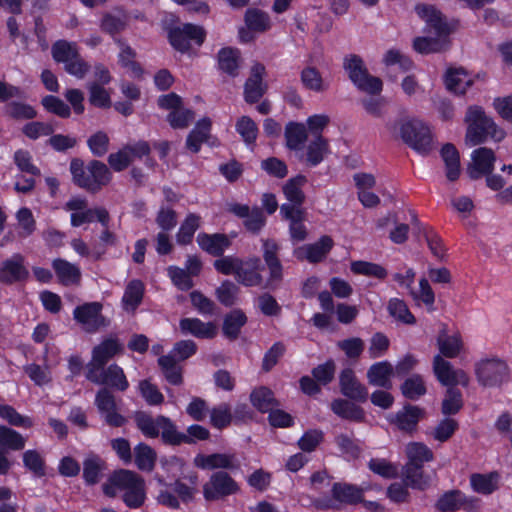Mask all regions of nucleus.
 <instances>
[{"label": "nucleus", "mask_w": 512, "mask_h": 512, "mask_svg": "<svg viewBox=\"0 0 512 512\" xmlns=\"http://www.w3.org/2000/svg\"><path fill=\"white\" fill-rule=\"evenodd\" d=\"M85 378L101 386L95 394L94 404L105 424L112 428L126 425L128 420L119 412L114 395V392L127 391L130 386L123 368L112 363L102 369H87Z\"/></svg>", "instance_id": "obj_1"}, {"label": "nucleus", "mask_w": 512, "mask_h": 512, "mask_svg": "<svg viewBox=\"0 0 512 512\" xmlns=\"http://www.w3.org/2000/svg\"><path fill=\"white\" fill-rule=\"evenodd\" d=\"M262 256L268 268L269 276L264 283L262 271L264 265L258 256H250L244 260L238 270L236 281L244 287H259L274 290L282 282L284 267L279 258L280 245L274 239L262 240Z\"/></svg>", "instance_id": "obj_2"}, {"label": "nucleus", "mask_w": 512, "mask_h": 512, "mask_svg": "<svg viewBox=\"0 0 512 512\" xmlns=\"http://www.w3.org/2000/svg\"><path fill=\"white\" fill-rule=\"evenodd\" d=\"M102 490L104 495L110 498L122 492V501L130 509L140 508L146 500L144 479L127 469L113 471L103 484Z\"/></svg>", "instance_id": "obj_3"}, {"label": "nucleus", "mask_w": 512, "mask_h": 512, "mask_svg": "<svg viewBox=\"0 0 512 512\" xmlns=\"http://www.w3.org/2000/svg\"><path fill=\"white\" fill-rule=\"evenodd\" d=\"M73 183L90 194H97L112 180V172L102 161L93 159L86 165L80 158L70 162Z\"/></svg>", "instance_id": "obj_4"}, {"label": "nucleus", "mask_w": 512, "mask_h": 512, "mask_svg": "<svg viewBox=\"0 0 512 512\" xmlns=\"http://www.w3.org/2000/svg\"><path fill=\"white\" fill-rule=\"evenodd\" d=\"M343 69L355 88L371 96L380 95L383 90L382 80L369 73V70L358 54H348L343 58Z\"/></svg>", "instance_id": "obj_5"}, {"label": "nucleus", "mask_w": 512, "mask_h": 512, "mask_svg": "<svg viewBox=\"0 0 512 512\" xmlns=\"http://www.w3.org/2000/svg\"><path fill=\"white\" fill-rule=\"evenodd\" d=\"M467 123L466 142L471 146L484 143L488 136L497 137V125L491 117H488L484 109L479 105L469 106L465 115ZM502 135L503 132L500 130Z\"/></svg>", "instance_id": "obj_6"}, {"label": "nucleus", "mask_w": 512, "mask_h": 512, "mask_svg": "<svg viewBox=\"0 0 512 512\" xmlns=\"http://www.w3.org/2000/svg\"><path fill=\"white\" fill-rule=\"evenodd\" d=\"M166 31L171 47L182 54L188 53L192 44L202 46L207 36L204 27L193 23L170 25Z\"/></svg>", "instance_id": "obj_7"}, {"label": "nucleus", "mask_w": 512, "mask_h": 512, "mask_svg": "<svg viewBox=\"0 0 512 512\" xmlns=\"http://www.w3.org/2000/svg\"><path fill=\"white\" fill-rule=\"evenodd\" d=\"M400 137L411 149L421 155H428L433 149V135L430 127L418 119H408L400 125Z\"/></svg>", "instance_id": "obj_8"}, {"label": "nucleus", "mask_w": 512, "mask_h": 512, "mask_svg": "<svg viewBox=\"0 0 512 512\" xmlns=\"http://www.w3.org/2000/svg\"><path fill=\"white\" fill-rule=\"evenodd\" d=\"M475 375L478 383L483 387H500L509 381L510 368L501 358H485L475 364Z\"/></svg>", "instance_id": "obj_9"}, {"label": "nucleus", "mask_w": 512, "mask_h": 512, "mask_svg": "<svg viewBox=\"0 0 512 512\" xmlns=\"http://www.w3.org/2000/svg\"><path fill=\"white\" fill-rule=\"evenodd\" d=\"M238 483L226 471H216L203 485V497L208 502L223 500L238 493Z\"/></svg>", "instance_id": "obj_10"}, {"label": "nucleus", "mask_w": 512, "mask_h": 512, "mask_svg": "<svg viewBox=\"0 0 512 512\" xmlns=\"http://www.w3.org/2000/svg\"><path fill=\"white\" fill-rule=\"evenodd\" d=\"M227 211L242 219L243 227L252 235H258L266 226L267 218L263 209L257 205L250 207L247 204L233 202L227 205Z\"/></svg>", "instance_id": "obj_11"}, {"label": "nucleus", "mask_w": 512, "mask_h": 512, "mask_svg": "<svg viewBox=\"0 0 512 512\" xmlns=\"http://www.w3.org/2000/svg\"><path fill=\"white\" fill-rule=\"evenodd\" d=\"M26 445V439L13 428L0 425V475L5 476L13 466L9 460L8 451H21Z\"/></svg>", "instance_id": "obj_12"}, {"label": "nucleus", "mask_w": 512, "mask_h": 512, "mask_svg": "<svg viewBox=\"0 0 512 512\" xmlns=\"http://www.w3.org/2000/svg\"><path fill=\"white\" fill-rule=\"evenodd\" d=\"M122 352L123 345L119 339L115 336H109L93 347L91 360L87 363L86 370L102 369L104 366H108L111 359Z\"/></svg>", "instance_id": "obj_13"}, {"label": "nucleus", "mask_w": 512, "mask_h": 512, "mask_svg": "<svg viewBox=\"0 0 512 512\" xmlns=\"http://www.w3.org/2000/svg\"><path fill=\"white\" fill-rule=\"evenodd\" d=\"M29 275L25 257L21 253H14L0 265V282L4 285L26 282Z\"/></svg>", "instance_id": "obj_14"}, {"label": "nucleus", "mask_w": 512, "mask_h": 512, "mask_svg": "<svg viewBox=\"0 0 512 512\" xmlns=\"http://www.w3.org/2000/svg\"><path fill=\"white\" fill-rule=\"evenodd\" d=\"M266 74L265 66L256 62L250 69L249 77L244 83V100L248 104H255L267 92L268 86L264 82V76Z\"/></svg>", "instance_id": "obj_15"}, {"label": "nucleus", "mask_w": 512, "mask_h": 512, "mask_svg": "<svg viewBox=\"0 0 512 512\" xmlns=\"http://www.w3.org/2000/svg\"><path fill=\"white\" fill-rule=\"evenodd\" d=\"M340 392L346 399L365 403L369 398L368 388L359 381L352 368H344L339 374Z\"/></svg>", "instance_id": "obj_16"}, {"label": "nucleus", "mask_w": 512, "mask_h": 512, "mask_svg": "<svg viewBox=\"0 0 512 512\" xmlns=\"http://www.w3.org/2000/svg\"><path fill=\"white\" fill-rule=\"evenodd\" d=\"M102 309L100 302H87L75 307L73 317L87 332H95L104 325Z\"/></svg>", "instance_id": "obj_17"}, {"label": "nucleus", "mask_w": 512, "mask_h": 512, "mask_svg": "<svg viewBox=\"0 0 512 512\" xmlns=\"http://www.w3.org/2000/svg\"><path fill=\"white\" fill-rule=\"evenodd\" d=\"M474 502V497L467 496L460 489H451L438 497L434 507L437 512L467 511L474 506Z\"/></svg>", "instance_id": "obj_18"}, {"label": "nucleus", "mask_w": 512, "mask_h": 512, "mask_svg": "<svg viewBox=\"0 0 512 512\" xmlns=\"http://www.w3.org/2000/svg\"><path fill=\"white\" fill-rule=\"evenodd\" d=\"M194 465L202 470H237L240 462L234 453H212L209 455L197 454Z\"/></svg>", "instance_id": "obj_19"}, {"label": "nucleus", "mask_w": 512, "mask_h": 512, "mask_svg": "<svg viewBox=\"0 0 512 512\" xmlns=\"http://www.w3.org/2000/svg\"><path fill=\"white\" fill-rule=\"evenodd\" d=\"M417 15L423 19L430 29H433L439 37L448 36L451 29L443 14L432 5L417 4L415 6Z\"/></svg>", "instance_id": "obj_20"}, {"label": "nucleus", "mask_w": 512, "mask_h": 512, "mask_svg": "<svg viewBox=\"0 0 512 512\" xmlns=\"http://www.w3.org/2000/svg\"><path fill=\"white\" fill-rule=\"evenodd\" d=\"M199 248L213 257H221L230 248L231 239L224 233L200 232L196 238Z\"/></svg>", "instance_id": "obj_21"}, {"label": "nucleus", "mask_w": 512, "mask_h": 512, "mask_svg": "<svg viewBox=\"0 0 512 512\" xmlns=\"http://www.w3.org/2000/svg\"><path fill=\"white\" fill-rule=\"evenodd\" d=\"M495 155L494 152L486 147H480L473 151L472 164L468 168V175L471 179L477 180L490 174L494 170Z\"/></svg>", "instance_id": "obj_22"}, {"label": "nucleus", "mask_w": 512, "mask_h": 512, "mask_svg": "<svg viewBox=\"0 0 512 512\" xmlns=\"http://www.w3.org/2000/svg\"><path fill=\"white\" fill-rule=\"evenodd\" d=\"M217 69L230 78L239 75L241 66V52L235 47H223L216 54Z\"/></svg>", "instance_id": "obj_23"}, {"label": "nucleus", "mask_w": 512, "mask_h": 512, "mask_svg": "<svg viewBox=\"0 0 512 512\" xmlns=\"http://www.w3.org/2000/svg\"><path fill=\"white\" fill-rule=\"evenodd\" d=\"M424 414L423 408L417 405L405 404L403 409L398 411L390 422L403 432L413 433Z\"/></svg>", "instance_id": "obj_24"}, {"label": "nucleus", "mask_w": 512, "mask_h": 512, "mask_svg": "<svg viewBox=\"0 0 512 512\" xmlns=\"http://www.w3.org/2000/svg\"><path fill=\"white\" fill-rule=\"evenodd\" d=\"M393 376L394 367L387 360L373 363L368 368L366 373V377L370 385L380 387L386 390L392 388L391 379Z\"/></svg>", "instance_id": "obj_25"}, {"label": "nucleus", "mask_w": 512, "mask_h": 512, "mask_svg": "<svg viewBox=\"0 0 512 512\" xmlns=\"http://www.w3.org/2000/svg\"><path fill=\"white\" fill-rule=\"evenodd\" d=\"M180 331L184 335H192L198 339H213L217 328L213 322H203L199 318H182L179 321Z\"/></svg>", "instance_id": "obj_26"}, {"label": "nucleus", "mask_w": 512, "mask_h": 512, "mask_svg": "<svg viewBox=\"0 0 512 512\" xmlns=\"http://www.w3.org/2000/svg\"><path fill=\"white\" fill-rule=\"evenodd\" d=\"M333 246L334 241L332 237L329 235H323L316 242L304 247V256H301L300 252H296V257L299 260L306 259L309 263L317 264L327 257Z\"/></svg>", "instance_id": "obj_27"}, {"label": "nucleus", "mask_w": 512, "mask_h": 512, "mask_svg": "<svg viewBox=\"0 0 512 512\" xmlns=\"http://www.w3.org/2000/svg\"><path fill=\"white\" fill-rule=\"evenodd\" d=\"M349 399L337 398L331 402V410L338 417L356 423L365 421L364 409Z\"/></svg>", "instance_id": "obj_28"}, {"label": "nucleus", "mask_w": 512, "mask_h": 512, "mask_svg": "<svg viewBox=\"0 0 512 512\" xmlns=\"http://www.w3.org/2000/svg\"><path fill=\"white\" fill-rule=\"evenodd\" d=\"M331 495L333 500L340 504L356 505L363 501V490L354 484L346 482L333 483Z\"/></svg>", "instance_id": "obj_29"}, {"label": "nucleus", "mask_w": 512, "mask_h": 512, "mask_svg": "<svg viewBox=\"0 0 512 512\" xmlns=\"http://www.w3.org/2000/svg\"><path fill=\"white\" fill-rule=\"evenodd\" d=\"M114 42L120 49L118 54L119 65L129 70L134 77H142L144 69L141 64L135 60L137 57L136 51L122 38L114 39Z\"/></svg>", "instance_id": "obj_30"}, {"label": "nucleus", "mask_w": 512, "mask_h": 512, "mask_svg": "<svg viewBox=\"0 0 512 512\" xmlns=\"http://www.w3.org/2000/svg\"><path fill=\"white\" fill-rule=\"evenodd\" d=\"M145 295V284L140 279L130 280L121 299L122 307L125 311L134 313L141 305Z\"/></svg>", "instance_id": "obj_31"}, {"label": "nucleus", "mask_w": 512, "mask_h": 512, "mask_svg": "<svg viewBox=\"0 0 512 512\" xmlns=\"http://www.w3.org/2000/svg\"><path fill=\"white\" fill-rule=\"evenodd\" d=\"M52 268L59 283L63 286L77 285L81 281L80 268L65 259H54L52 261Z\"/></svg>", "instance_id": "obj_32"}, {"label": "nucleus", "mask_w": 512, "mask_h": 512, "mask_svg": "<svg viewBox=\"0 0 512 512\" xmlns=\"http://www.w3.org/2000/svg\"><path fill=\"white\" fill-rule=\"evenodd\" d=\"M157 362L165 380L170 385L180 386L183 384V366L179 364L173 354L162 355Z\"/></svg>", "instance_id": "obj_33"}, {"label": "nucleus", "mask_w": 512, "mask_h": 512, "mask_svg": "<svg viewBox=\"0 0 512 512\" xmlns=\"http://www.w3.org/2000/svg\"><path fill=\"white\" fill-rule=\"evenodd\" d=\"M469 481L474 492L482 495H491L499 489L500 474L497 471L473 473L470 475Z\"/></svg>", "instance_id": "obj_34"}, {"label": "nucleus", "mask_w": 512, "mask_h": 512, "mask_svg": "<svg viewBox=\"0 0 512 512\" xmlns=\"http://www.w3.org/2000/svg\"><path fill=\"white\" fill-rule=\"evenodd\" d=\"M212 121L208 117L198 120L195 127L189 132L186 138V148L192 153H198L211 132Z\"/></svg>", "instance_id": "obj_35"}, {"label": "nucleus", "mask_w": 512, "mask_h": 512, "mask_svg": "<svg viewBox=\"0 0 512 512\" xmlns=\"http://www.w3.org/2000/svg\"><path fill=\"white\" fill-rule=\"evenodd\" d=\"M407 462L404 467L424 468V464L434 459L433 451L422 442H411L406 447Z\"/></svg>", "instance_id": "obj_36"}, {"label": "nucleus", "mask_w": 512, "mask_h": 512, "mask_svg": "<svg viewBox=\"0 0 512 512\" xmlns=\"http://www.w3.org/2000/svg\"><path fill=\"white\" fill-rule=\"evenodd\" d=\"M444 83L450 92L464 95L473 85L474 80L468 77L463 68H449L444 75Z\"/></svg>", "instance_id": "obj_37"}, {"label": "nucleus", "mask_w": 512, "mask_h": 512, "mask_svg": "<svg viewBox=\"0 0 512 512\" xmlns=\"http://www.w3.org/2000/svg\"><path fill=\"white\" fill-rule=\"evenodd\" d=\"M252 406L260 413H268L274 407L280 406L274 392L267 386L254 388L249 396Z\"/></svg>", "instance_id": "obj_38"}, {"label": "nucleus", "mask_w": 512, "mask_h": 512, "mask_svg": "<svg viewBox=\"0 0 512 512\" xmlns=\"http://www.w3.org/2000/svg\"><path fill=\"white\" fill-rule=\"evenodd\" d=\"M95 220L99 221L102 226L108 227L109 213L103 207L85 208L80 212H73L71 214V225L73 227H80L86 223H92Z\"/></svg>", "instance_id": "obj_39"}, {"label": "nucleus", "mask_w": 512, "mask_h": 512, "mask_svg": "<svg viewBox=\"0 0 512 512\" xmlns=\"http://www.w3.org/2000/svg\"><path fill=\"white\" fill-rule=\"evenodd\" d=\"M433 373L438 382L446 387H452L458 385L457 370H455L452 364L441 357V355H435L433 358Z\"/></svg>", "instance_id": "obj_40"}, {"label": "nucleus", "mask_w": 512, "mask_h": 512, "mask_svg": "<svg viewBox=\"0 0 512 512\" xmlns=\"http://www.w3.org/2000/svg\"><path fill=\"white\" fill-rule=\"evenodd\" d=\"M247 316L241 309H234L227 313L222 324V333L230 341L236 340L243 326L247 323Z\"/></svg>", "instance_id": "obj_41"}, {"label": "nucleus", "mask_w": 512, "mask_h": 512, "mask_svg": "<svg viewBox=\"0 0 512 512\" xmlns=\"http://www.w3.org/2000/svg\"><path fill=\"white\" fill-rule=\"evenodd\" d=\"M284 136L286 147L291 151H298L307 141L308 133L303 123L290 121L286 124Z\"/></svg>", "instance_id": "obj_42"}, {"label": "nucleus", "mask_w": 512, "mask_h": 512, "mask_svg": "<svg viewBox=\"0 0 512 512\" xmlns=\"http://www.w3.org/2000/svg\"><path fill=\"white\" fill-rule=\"evenodd\" d=\"M329 153L330 145L328 139L324 136L315 137L307 145L306 164L309 167H316Z\"/></svg>", "instance_id": "obj_43"}, {"label": "nucleus", "mask_w": 512, "mask_h": 512, "mask_svg": "<svg viewBox=\"0 0 512 512\" xmlns=\"http://www.w3.org/2000/svg\"><path fill=\"white\" fill-rule=\"evenodd\" d=\"M161 441L164 445L180 446L189 438L186 434L178 431L176 424L167 416L159 415Z\"/></svg>", "instance_id": "obj_44"}, {"label": "nucleus", "mask_w": 512, "mask_h": 512, "mask_svg": "<svg viewBox=\"0 0 512 512\" xmlns=\"http://www.w3.org/2000/svg\"><path fill=\"white\" fill-rule=\"evenodd\" d=\"M441 157L446 167V177L454 182L460 176V155L457 148L452 143H446L440 151Z\"/></svg>", "instance_id": "obj_45"}, {"label": "nucleus", "mask_w": 512, "mask_h": 512, "mask_svg": "<svg viewBox=\"0 0 512 512\" xmlns=\"http://www.w3.org/2000/svg\"><path fill=\"white\" fill-rule=\"evenodd\" d=\"M307 183V177L303 174H298L290 178L282 187L285 198L289 201L288 204L303 205L305 202V193L303 186Z\"/></svg>", "instance_id": "obj_46"}, {"label": "nucleus", "mask_w": 512, "mask_h": 512, "mask_svg": "<svg viewBox=\"0 0 512 512\" xmlns=\"http://www.w3.org/2000/svg\"><path fill=\"white\" fill-rule=\"evenodd\" d=\"M244 22L249 31L257 33H264L272 26L269 14L259 8H248L244 14Z\"/></svg>", "instance_id": "obj_47"}, {"label": "nucleus", "mask_w": 512, "mask_h": 512, "mask_svg": "<svg viewBox=\"0 0 512 512\" xmlns=\"http://www.w3.org/2000/svg\"><path fill=\"white\" fill-rule=\"evenodd\" d=\"M436 342L440 352L438 355H441L442 358H456L463 348L460 334L447 335L445 331H442Z\"/></svg>", "instance_id": "obj_48"}, {"label": "nucleus", "mask_w": 512, "mask_h": 512, "mask_svg": "<svg viewBox=\"0 0 512 512\" xmlns=\"http://www.w3.org/2000/svg\"><path fill=\"white\" fill-rule=\"evenodd\" d=\"M400 391L405 399L416 401L427 393V387L421 374L414 373L400 385Z\"/></svg>", "instance_id": "obj_49"}, {"label": "nucleus", "mask_w": 512, "mask_h": 512, "mask_svg": "<svg viewBox=\"0 0 512 512\" xmlns=\"http://www.w3.org/2000/svg\"><path fill=\"white\" fill-rule=\"evenodd\" d=\"M105 462L96 454L89 455L83 461L82 478L88 486L96 485L102 476Z\"/></svg>", "instance_id": "obj_50"}, {"label": "nucleus", "mask_w": 512, "mask_h": 512, "mask_svg": "<svg viewBox=\"0 0 512 512\" xmlns=\"http://www.w3.org/2000/svg\"><path fill=\"white\" fill-rule=\"evenodd\" d=\"M201 226V216L196 213H188L182 221L176 234V241L179 245H189L192 243L195 232Z\"/></svg>", "instance_id": "obj_51"}, {"label": "nucleus", "mask_w": 512, "mask_h": 512, "mask_svg": "<svg viewBox=\"0 0 512 512\" xmlns=\"http://www.w3.org/2000/svg\"><path fill=\"white\" fill-rule=\"evenodd\" d=\"M134 422L136 427L147 438H157L160 435L159 415L155 418L146 411H136L134 413Z\"/></svg>", "instance_id": "obj_52"}, {"label": "nucleus", "mask_w": 512, "mask_h": 512, "mask_svg": "<svg viewBox=\"0 0 512 512\" xmlns=\"http://www.w3.org/2000/svg\"><path fill=\"white\" fill-rule=\"evenodd\" d=\"M300 81L305 89L315 93H322L328 88L320 71L314 66H306L301 70Z\"/></svg>", "instance_id": "obj_53"}, {"label": "nucleus", "mask_w": 512, "mask_h": 512, "mask_svg": "<svg viewBox=\"0 0 512 512\" xmlns=\"http://www.w3.org/2000/svg\"><path fill=\"white\" fill-rule=\"evenodd\" d=\"M51 54L56 63H62L65 65L67 62L78 56L79 49L75 42L60 39L52 44Z\"/></svg>", "instance_id": "obj_54"}, {"label": "nucleus", "mask_w": 512, "mask_h": 512, "mask_svg": "<svg viewBox=\"0 0 512 512\" xmlns=\"http://www.w3.org/2000/svg\"><path fill=\"white\" fill-rule=\"evenodd\" d=\"M135 465L141 471L150 472L154 469L157 455L153 448L148 444L140 442L134 448Z\"/></svg>", "instance_id": "obj_55"}, {"label": "nucleus", "mask_w": 512, "mask_h": 512, "mask_svg": "<svg viewBox=\"0 0 512 512\" xmlns=\"http://www.w3.org/2000/svg\"><path fill=\"white\" fill-rule=\"evenodd\" d=\"M236 132L241 136L246 146L253 148L256 145L259 129L255 121L249 116H241L235 124Z\"/></svg>", "instance_id": "obj_56"}, {"label": "nucleus", "mask_w": 512, "mask_h": 512, "mask_svg": "<svg viewBox=\"0 0 512 512\" xmlns=\"http://www.w3.org/2000/svg\"><path fill=\"white\" fill-rule=\"evenodd\" d=\"M462 392L456 386L447 387L441 404V412L444 416L456 415L463 408Z\"/></svg>", "instance_id": "obj_57"}, {"label": "nucleus", "mask_w": 512, "mask_h": 512, "mask_svg": "<svg viewBox=\"0 0 512 512\" xmlns=\"http://www.w3.org/2000/svg\"><path fill=\"white\" fill-rule=\"evenodd\" d=\"M23 466L35 477L42 478L46 475V462L44 457L36 449H28L22 454Z\"/></svg>", "instance_id": "obj_58"}, {"label": "nucleus", "mask_w": 512, "mask_h": 512, "mask_svg": "<svg viewBox=\"0 0 512 512\" xmlns=\"http://www.w3.org/2000/svg\"><path fill=\"white\" fill-rule=\"evenodd\" d=\"M404 482L412 489L425 491L431 484L430 476L424 473L423 468L403 467Z\"/></svg>", "instance_id": "obj_59"}, {"label": "nucleus", "mask_w": 512, "mask_h": 512, "mask_svg": "<svg viewBox=\"0 0 512 512\" xmlns=\"http://www.w3.org/2000/svg\"><path fill=\"white\" fill-rule=\"evenodd\" d=\"M5 114L13 120H33L37 117L36 109L22 101H10L5 106Z\"/></svg>", "instance_id": "obj_60"}, {"label": "nucleus", "mask_w": 512, "mask_h": 512, "mask_svg": "<svg viewBox=\"0 0 512 512\" xmlns=\"http://www.w3.org/2000/svg\"><path fill=\"white\" fill-rule=\"evenodd\" d=\"M350 269L356 275L374 277L379 280H384L388 275L386 268L382 265L363 260L353 261Z\"/></svg>", "instance_id": "obj_61"}, {"label": "nucleus", "mask_w": 512, "mask_h": 512, "mask_svg": "<svg viewBox=\"0 0 512 512\" xmlns=\"http://www.w3.org/2000/svg\"><path fill=\"white\" fill-rule=\"evenodd\" d=\"M387 310L391 317L404 324L413 325L416 323L415 316L409 310L404 300L391 298L388 301Z\"/></svg>", "instance_id": "obj_62"}, {"label": "nucleus", "mask_w": 512, "mask_h": 512, "mask_svg": "<svg viewBox=\"0 0 512 512\" xmlns=\"http://www.w3.org/2000/svg\"><path fill=\"white\" fill-rule=\"evenodd\" d=\"M210 424L212 427L223 430L227 428L233 421L232 412L230 405L227 403H221L214 406L209 411Z\"/></svg>", "instance_id": "obj_63"}, {"label": "nucleus", "mask_w": 512, "mask_h": 512, "mask_svg": "<svg viewBox=\"0 0 512 512\" xmlns=\"http://www.w3.org/2000/svg\"><path fill=\"white\" fill-rule=\"evenodd\" d=\"M41 105L48 113L67 119L71 116V108L61 98L55 95H46L41 99Z\"/></svg>", "instance_id": "obj_64"}]
</instances>
